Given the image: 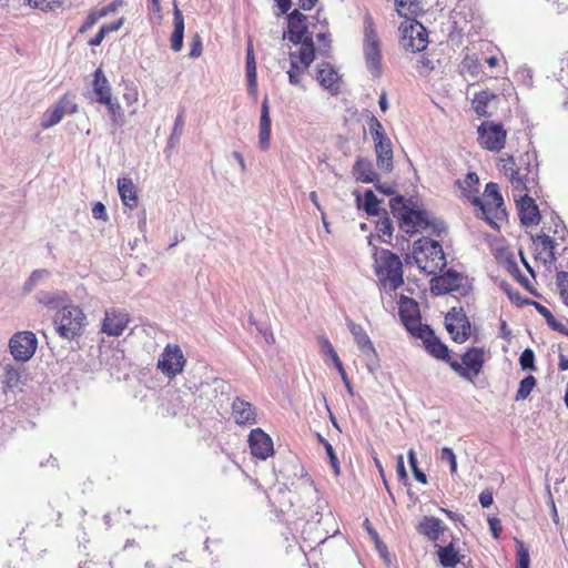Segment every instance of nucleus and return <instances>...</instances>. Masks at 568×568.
I'll return each mask as SVG.
<instances>
[{"label": "nucleus", "mask_w": 568, "mask_h": 568, "mask_svg": "<svg viewBox=\"0 0 568 568\" xmlns=\"http://www.w3.org/2000/svg\"><path fill=\"white\" fill-rule=\"evenodd\" d=\"M498 169L508 178L514 194L539 192V163L536 150H527L518 159L513 155L500 158Z\"/></svg>", "instance_id": "f257e3e1"}, {"label": "nucleus", "mask_w": 568, "mask_h": 568, "mask_svg": "<svg viewBox=\"0 0 568 568\" xmlns=\"http://www.w3.org/2000/svg\"><path fill=\"white\" fill-rule=\"evenodd\" d=\"M393 216L398 221L399 229L408 235L427 230L433 226V232L440 235L446 230L443 222L432 223L425 210L419 209L415 197L406 199L395 195L389 200Z\"/></svg>", "instance_id": "f03ea898"}, {"label": "nucleus", "mask_w": 568, "mask_h": 568, "mask_svg": "<svg viewBox=\"0 0 568 568\" xmlns=\"http://www.w3.org/2000/svg\"><path fill=\"white\" fill-rule=\"evenodd\" d=\"M375 273L384 287L397 290L404 284L403 263L399 256L389 250L374 247Z\"/></svg>", "instance_id": "7ed1b4c3"}, {"label": "nucleus", "mask_w": 568, "mask_h": 568, "mask_svg": "<svg viewBox=\"0 0 568 568\" xmlns=\"http://www.w3.org/2000/svg\"><path fill=\"white\" fill-rule=\"evenodd\" d=\"M467 199L471 204L479 207L481 219H484L494 229L499 227L496 220L503 219L506 211L504 209V200L497 183L489 182L486 184L484 200L477 195L470 196V193L467 195Z\"/></svg>", "instance_id": "20e7f679"}, {"label": "nucleus", "mask_w": 568, "mask_h": 568, "mask_svg": "<svg viewBox=\"0 0 568 568\" xmlns=\"http://www.w3.org/2000/svg\"><path fill=\"white\" fill-rule=\"evenodd\" d=\"M363 52L366 67L374 78L382 74L381 41L377 36L373 17L369 12L364 16Z\"/></svg>", "instance_id": "39448f33"}, {"label": "nucleus", "mask_w": 568, "mask_h": 568, "mask_svg": "<svg viewBox=\"0 0 568 568\" xmlns=\"http://www.w3.org/2000/svg\"><path fill=\"white\" fill-rule=\"evenodd\" d=\"M53 323L59 336L71 341L82 334L85 326V315L79 306L68 304L57 312Z\"/></svg>", "instance_id": "423d86ee"}, {"label": "nucleus", "mask_w": 568, "mask_h": 568, "mask_svg": "<svg viewBox=\"0 0 568 568\" xmlns=\"http://www.w3.org/2000/svg\"><path fill=\"white\" fill-rule=\"evenodd\" d=\"M467 282V277L462 273L448 268L442 275L432 280L430 292L434 295L456 292L462 296H466L470 291V285Z\"/></svg>", "instance_id": "0eeeda50"}, {"label": "nucleus", "mask_w": 568, "mask_h": 568, "mask_svg": "<svg viewBox=\"0 0 568 568\" xmlns=\"http://www.w3.org/2000/svg\"><path fill=\"white\" fill-rule=\"evenodd\" d=\"M484 362V351L479 347H471L462 355V363L452 359L449 366L460 377L473 381V377L481 372Z\"/></svg>", "instance_id": "6e6552de"}, {"label": "nucleus", "mask_w": 568, "mask_h": 568, "mask_svg": "<svg viewBox=\"0 0 568 568\" xmlns=\"http://www.w3.org/2000/svg\"><path fill=\"white\" fill-rule=\"evenodd\" d=\"M477 133L479 144L485 150L499 152L505 148L507 132L501 123L485 121L478 126Z\"/></svg>", "instance_id": "1a4fd4ad"}, {"label": "nucleus", "mask_w": 568, "mask_h": 568, "mask_svg": "<svg viewBox=\"0 0 568 568\" xmlns=\"http://www.w3.org/2000/svg\"><path fill=\"white\" fill-rule=\"evenodd\" d=\"M398 315L405 328L415 337L422 333L427 324L420 322V312L418 303L408 296H400Z\"/></svg>", "instance_id": "9d476101"}, {"label": "nucleus", "mask_w": 568, "mask_h": 568, "mask_svg": "<svg viewBox=\"0 0 568 568\" xmlns=\"http://www.w3.org/2000/svg\"><path fill=\"white\" fill-rule=\"evenodd\" d=\"M185 357L179 345L168 344L158 359V368L163 375L173 378L183 372Z\"/></svg>", "instance_id": "9b49d317"}, {"label": "nucleus", "mask_w": 568, "mask_h": 568, "mask_svg": "<svg viewBox=\"0 0 568 568\" xmlns=\"http://www.w3.org/2000/svg\"><path fill=\"white\" fill-rule=\"evenodd\" d=\"M37 347V336L30 331L16 333L9 342L10 353L19 362L29 361L34 355Z\"/></svg>", "instance_id": "f8f14e48"}, {"label": "nucleus", "mask_w": 568, "mask_h": 568, "mask_svg": "<svg viewBox=\"0 0 568 568\" xmlns=\"http://www.w3.org/2000/svg\"><path fill=\"white\" fill-rule=\"evenodd\" d=\"M445 327L456 343H464L469 337L470 322L462 307H453L446 314Z\"/></svg>", "instance_id": "ddd939ff"}, {"label": "nucleus", "mask_w": 568, "mask_h": 568, "mask_svg": "<svg viewBox=\"0 0 568 568\" xmlns=\"http://www.w3.org/2000/svg\"><path fill=\"white\" fill-rule=\"evenodd\" d=\"M428 32L418 21H413L403 30L402 45L406 51L416 53L426 49Z\"/></svg>", "instance_id": "4468645a"}, {"label": "nucleus", "mask_w": 568, "mask_h": 568, "mask_svg": "<svg viewBox=\"0 0 568 568\" xmlns=\"http://www.w3.org/2000/svg\"><path fill=\"white\" fill-rule=\"evenodd\" d=\"M293 44H298L306 38H312L308 32L307 17L295 9L287 13V30L283 34Z\"/></svg>", "instance_id": "2eb2a0df"}, {"label": "nucleus", "mask_w": 568, "mask_h": 568, "mask_svg": "<svg viewBox=\"0 0 568 568\" xmlns=\"http://www.w3.org/2000/svg\"><path fill=\"white\" fill-rule=\"evenodd\" d=\"M529 194L513 195L516 201L520 223L527 227L539 224L541 219L538 205Z\"/></svg>", "instance_id": "dca6fc26"}, {"label": "nucleus", "mask_w": 568, "mask_h": 568, "mask_svg": "<svg viewBox=\"0 0 568 568\" xmlns=\"http://www.w3.org/2000/svg\"><path fill=\"white\" fill-rule=\"evenodd\" d=\"M423 341L425 349L434 358L444 361L449 364L452 362L450 352L446 344H444L436 335L430 326H425L422 333L415 336Z\"/></svg>", "instance_id": "f3484780"}, {"label": "nucleus", "mask_w": 568, "mask_h": 568, "mask_svg": "<svg viewBox=\"0 0 568 568\" xmlns=\"http://www.w3.org/2000/svg\"><path fill=\"white\" fill-rule=\"evenodd\" d=\"M130 322L129 313L123 310L109 308L104 313L101 331L109 336L122 335Z\"/></svg>", "instance_id": "a211bd4d"}, {"label": "nucleus", "mask_w": 568, "mask_h": 568, "mask_svg": "<svg viewBox=\"0 0 568 568\" xmlns=\"http://www.w3.org/2000/svg\"><path fill=\"white\" fill-rule=\"evenodd\" d=\"M346 324L354 337L357 347L368 358V371L373 372L376 367V364L372 363V359L376 358V351L371 338L359 324L354 323L352 320H347Z\"/></svg>", "instance_id": "6ab92c4d"}, {"label": "nucleus", "mask_w": 568, "mask_h": 568, "mask_svg": "<svg viewBox=\"0 0 568 568\" xmlns=\"http://www.w3.org/2000/svg\"><path fill=\"white\" fill-rule=\"evenodd\" d=\"M248 444L253 456L265 460L274 453L272 438L261 428L252 429Z\"/></svg>", "instance_id": "aec40b11"}, {"label": "nucleus", "mask_w": 568, "mask_h": 568, "mask_svg": "<svg viewBox=\"0 0 568 568\" xmlns=\"http://www.w3.org/2000/svg\"><path fill=\"white\" fill-rule=\"evenodd\" d=\"M414 253L424 254L426 258L435 263L436 266L444 267L446 265L445 253L439 242L423 237L414 243Z\"/></svg>", "instance_id": "412c9836"}, {"label": "nucleus", "mask_w": 568, "mask_h": 568, "mask_svg": "<svg viewBox=\"0 0 568 568\" xmlns=\"http://www.w3.org/2000/svg\"><path fill=\"white\" fill-rule=\"evenodd\" d=\"M232 415L237 425L251 426L256 423V413L253 405L241 397L232 403Z\"/></svg>", "instance_id": "4be33fe9"}, {"label": "nucleus", "mask_w": 568, "mask_h": 568, "mask_svg": "<svg viewBox=\"0 0 568 568\" xmlns=\"http://www.w3.org/2000/svg\"><path fill=\"white\" fill-rule=\"evenodd\" d=\"M376 153V165L381 171L390 172L393 170V145L390 139L374 142Z\"/></svg>", "instance_id": "5701e85b"}, {"label": "nucleus", "mask_w": 568, "mask_h": 568, "mask_svg": "<svg viewBox=\"0 0 568 568\" xmlns=\"http://www.w3.org/2000/svg\"><path fill=\"white\" fill-rule=\"evenodd\" d=\"M416 530L419 535L425 536L430 541H437L445 530V526L439 518L434 516H425L418 523Z\"/></svg>", "instance_id": "b1692460"}, {"label": "nucleus", "mask_w": 568, "mask_h": 568, "mask_svg": "<svg viewBox=\"0 0 568 568\" xmlns=\"http://www.w3.org/2000/svg\"><path fill=\"white\" fill-rule=\"evenodd\" d=\"M37 301L49 310L59 312L69 304V296L64 291H40Z\"/></svg>", "instance_id": "393cba45"}, {"label": "nucleus", "mask_w": 568, "mask_h": 568, "mask_svg": "<svg viewBox=\"0 0 568 568\" xmlns=\"http://www.w3.org/2000/svg\"><path fill=\"white\" fill-rule=\"evenodd\" d=\"M92 90L95 95V102L100 104L109 102V99L112 98L110 82L101 68H98L93 73Z\"/></svg>", "instance_id": "a878e982"}, {"label": "nucleus", "mask_w": 568, "mask_h": 568, "mask_svg": "<svg viewBox=\"0 0 568 568\" xmlns=\"http://www.w3.org/2000/svg\"><path fill=\"white\" fill-rule=\"evenodd\" d=\"M173 23H174V29H173V32H172L171 39H170L171 49L175 52H179L183 47L185 26H184L183 14L176 3H174V9H173Z\"/></svg>", "instance_id": "bb28decb"}, {"label": "nucleus", "mask_w": 568, "mask_h": 568, "mask_svg": "<svg viewBox=\"0 0 568 568\" xmlns=\"http://www.w3.org/2000/svg\"><path fill=\"white\" fill-rule=\"evenodd\" d=\"M353 174L357 181L363 183H374L377 182L378 174L374 170V166L371 161L358 158L353 166Z\"/></svg>", "instance_id": "cd10ccee"}, {"label": "nucleus", "mask_w": 568, "mask_h": 568, "mask_svg": "<svg viewBox=\"0 0 568 568\" xmlns=\"http://www.w3.org/2000/svg\"><path fill=\"white\" fill-rule=\"evenodd\" d=\"M524 303L532 305L536 308V311L546 320L547 325L551 329L568 336V329L566 328V326L561 322H559L546 306H544L542 304H540L536 301L528 300V298L523 300L520 302V304H524Z\"/></svg>", "instance_id": "c85d7f7f"}, {"label": "nucleus", "mask_w": 568, "mask_h": 568, "mask_svg": "<svg viewBox=\"0 0 568 568\" xmlns=\"http://www.w3.org/2000/svg\"><path fill=\"white\" fill-rule=\"evenodd\" d=\"M118 191L123 204L130 209L136 206L138 195L135 185L130 178H120L118 180Z\"/></svg>", "instance_id": "c756f323"}, {"label": "nucleus", "mask_w": 568, "mask_h": 568, "mask_svg": "<svg viewBox=\"0 0 568 568\" xmlns=\"http://www.w3.org/2000/svg\"><path fill=\"white\" fill-rule=\"evenodd\" d=\"M301 49L296 53V60L301 64V72H305L315 59V45L313 38H306L300 42Z\"/></svg>", "instance_id": "7c9ffc66"}, {"label": "nucleus", "mask_w": 568, "mask_h": 568, "mask_svg": "<svg viewBox=\"0 0 568 568\" xmlns=\"http://www.w3.org/2000/svg\"><path fill=\"white\" fill-rule=\"evenodd\" d=\"M316 79L322 87L329 90H337L338 74L329 63H322L317 68Z\"/></svg>", "instance_id": "2f4dec72"}, {"label": "nucleus", "mask_w": 568, "mask_h": 568, "mask_svg": "<svg viewBox=\"0 0 568 568\" xmlns=\"http://www.w3.org/2000/svg\"><path fill=\"white\" fill-rule=\"evenodd\" d=\"M67 99L63 98L54 105L52 110H48L44 113L43 120L41 122L43 129L51 128L62 120L67 113Z\"/></svg>", "instance_id": "473e14b6"}, {"label": "nucleus", "mask_w": 568, "mask_h": 568, "mask_svg": "<svg viewBox=\"0 0 568 568\" xmlns=\"http://www.w3.org/2000/svg\"><path fill=\"white\" fill-rule=\"evenodd\" d=\"M437 555L439 562L445 568H454L460 561L457 550L454 547V544L450 542L447 546H437Z\"/></svg>", "instance_id": "72a5a7b5"}, {"label": "nucleus", "mask_w": 568, "mask_h": 568, "mask_svg": "<svg viewBox=\"0 0 568 568\" xmlns=\"http://www.w3.org/2000/svg\"><path fill=\"white\" fill-rule=\"evenodd\" d=\"M497 95L489 91L477 92L473 99V109L478 116H490L487 108L491 100L496 99Z\"/></svg>", "instance_id": "f704fd0d"}, {"label": "nucleus", "mask_w": 568, "mask_h": 568, "mask_svg": "<svg viewBox=\"0 0 568 568\" xmlns=\"http://www.w3.org/2000/svg\"><path fill=\"white\" fill-rule=\"evenodd\" d=\"M184 128V111L182 110L175 118L174 126L172 133L168 139V144L164 150V153L169 155V153L180 143V138Z\"/></svg>", "instance_id": "c9c22d12"}, {"label": "nucleus", "mask_w": 568, "mask_h": 568, "mask_svg": "<svg viewBox=\"0 0 568 568\" xmlns=\"http://www.w3.org/2000/svg\"><path fill=\"white\" fill-rule=\"evenodd\" d=\"M394 3L400 17H416L422 11L418 0H394Z\"/></svg>", "instance_id": "e433bc0d"}, {"label": "nucleus", "mask_w": 568, "mask_h": 568, "mask_svg": "<svg viewBox=\"0 0 568 568\" xmlns=\"http://www.w3.org/2000/svg\"><path fill=\"white\" fill-rule=\"evenodd\" d=\"M246 77L247 84L250 89L256 88L257 77H256V62L253 51L252 42L248 41L246 48Z\"/></svg>", "instance_id": "4c0bfd02"}, {"label": "nucleus", "mask_w": 568, "mask_h": 568, "mask_svg": "<svg viewBox=\"0 0 568 568\" xmlns=\"http://www.w3.org/2000/svg\"><path fill=\"white\" fill-rule=\"evenodd\" d=\"M378 217L379 219L376 222V231L381 236L388 237V240L384 239L385 242H389L393 236L394 227L388 212L383 209Z\"/></svg>", "instance_id": "58836bf2"}, {"label": "nucleus", "mask_w": 568, "mask_h": 568, "mask_svg": "<svg viewBox=\"0 0 568 568\" xmlns=\"http://www.w3.org/2000/svg\"><path fill=\"white\" fill-rule=\"evenodd\" d=\"M362 209L371 216H378L383 211L379 209V200L372 190L365 191Z\"/></svg>", "instance_id": "ea45409f"}, {"label": "nucleus", "mask_w": 568, "mask_h": 568, "mask_svg": "<svg viewBox=\"0 0 568 568\" xmlns=\"http://www.w3.org/2000/svg\"><path fill=\"white\" fill-rule=\"evenodd\" d=\"M537 384V379L532 375H528L525 378H523L519 383V387L516 393V400H524L526 399L532 389L535 388Z\"/></svg>", "instance_id": "a19ab883"}, {"label": "nucleus", "mask_w": 568, "mask_h": 568, "mask_svg": "<svg viewBox=\"0 0 568 568\" xmlns=\"http://www.w3.org/2000/svg\"><path fill=\"white\" fill-rule=\"evenodd\" d=\"M49 271L47 270H34L27 281L23 284L22 291L24 294L31 293L40 283V281L47 276H49Z\"/></svg>", "instance_id": "79ce46f5"}, {"label": "nucleus", "mask_w": 568, "mask_h": 568, "mask_svg": "<svg viewBox=\"0 0 568 568\" xmlns=\"http://www.w3.org/2000/svg\"><path fill=\"white\" fill-rule=\"evenodd\" d=\"M102 104L106 106L112 122L116 125H122L124 122V114L118 100L112 97L109 99V102H104Z\"/></svg>", "instance_id": "37998d69"}, {"label": "nucleus", "mask_w": 568, "mask_h": 568, "mask_svg": "<svg viewBox=\"0 0 568 568\" xmlns=\"http://www.w3.org/2000/svg\"><path fill=\"white\" fill-rule=\"evenodd\" d=\"M290 59H291L290 70L287 71L288 82L292 85H298L301 83L300 75L303 74L304 72H301V64L296 60V53L295 52H291L290 53Z\"/></svg>", "instance_id": "c03bdc74"}, {"label": "nucleus", "mask_w": 568, "mask_h": 568, "mask_svg": "<svg viewBox=\"0 0 568 568\" xmlns=\"http://www.w3.org/2000/svg\"><path fill=\"white\" fill-rule=\"evenodd\" d=\"M408 464L413 471L415 479L422 484L427 483L426 474L418 467L417 456L414 449H409L407 453Z\"/></svg>", "instance_id": "a18cd8bd"}, {"label": "nucleus", "mask_w": 568, "mask_h": 568, "mask_svg": "<svg viewBox=\"0 0 568 568\" xmlns=\"http://www.w3.org/2000/svg\"><path fill=\"white\" fill-rule=\"evenodd\" d=\"M20 378H21V375H20L19 369H17L10 365H7L4 367L3 383L7 385V387H9V388L18 387V385L20 383Z\"/></svg>", "instance_id": "49530a36"}, {"label": "nucleus", "mask_w": 568, "mask_h": 568, "mask_svg": "<svg viewBox=\"0 0 568 568\" xmlns=\"http://www.w3.org/2000/svg\"><path fill=\"white\" fill-rule=\"evenodd\" d=\"M519 365L523 371H536L535 353L531 348H526L519 356Z\"/></svg>", "instance_id": "de8ad7c7"}, {"label": "nucleus", "mask_w": 568, "mask_h": 568, "mask_svg": "<svg viewBox=\"0 0 568 568\" xmlns=\"http://www.w3.org/2000/svg\"><path fill=\"white\" fill-rule=\"evenodd\" d=\"M368 126L374 142L387 138L382 123L374 115L371 118Z\"/></svg>", "instance_id": "09e8293b"}, {"label": "nucleus", "mask_w": 568, "mask_h": 568, "mask_svg": "<svg viewBox=\"0 0 568 568\" xmlns=\"http://www.w3.org/2000/svg\"><path fill=\"white\" fill-rule=\"evenodd\" d=\"M534 242L537 243L538 245H540L542 247V250L548 251L549 257L551 260H555V253H554L555 244L550 236H548L546 234H538L534 239Z\"/></svg>", "instance_id": "8fccbe9b"}, {"label": "nucleus", "mask_w": 568, "mask_h": 568, "mask_svg": "<svg viewBox=\"0 0 568 568\" xmlns=\"http://www.w3.org/2000/svg\"><path fill=\"white\" fill-rule=\"evenodd\" d=\"M515 80L523 84L526 88H530L532 85V72L529 68L523 67L519 68L515 73Z\"/></svg>", "instance_id": "3c124183"}, {"label": "nucleus", "mask_w": 568, "mask_h": 568, "mask_svg": "<svg viewBox=\"0 0 568 568\" xmlns=\"http://www.w3.org/2000/svg\"><path fill=\"white\" fill-rule=\"evenodd\" d=\"M517 568H529L530 558L528 549L524 546L521 541H517Z\"/></svg>", "instance_id": "603ef678"}, {"label": "nucleus", "mask_w": 568, "mask_h": 568, "mask_svg": "<svg viewBox=\"0 0 568 568\" xmlns=\"http://www.w3.org/2000/svg\"><path fill=\"white\" fill-rule=\"evenodd\" d=\"M478 182H479V179H478L477 174L474 172H469V173H467V175L464 180L465 186L462 184L460 181H457V184L463 190V194L467 197L469 192L471 193V189L474 186H476L478 184Z\"/></svg>", "instance_id": "864d4df0"}, {"label": "nucleus", "mask_w": 568, "mask_h": 568, "mask_svg": "<svg viewBox=\"0 0 568 568\" xmlns=\"http://www.w3.org/2000/svg\"><path fill=\"white\" fill-rule=\"evenodd\" d=\"M440 459L443 462H447L449 464V469H450L452 475L456 474L457 460H456V455L452 448H448V447L442 448Z\"/></svg>", "instance_id": "5fc2aeb1"}, {"label": "nucleus", "mask_w": 568, "mask_h": 568, "mask_svg": "<svg viewBox=\"0 0 568 568\" xmlns=\"http://www.w3.org/2000/svg\"><path fill=\"white\" fill-rule=\"evenodd\" d=\"M271 124L268 101L265 98L261 105L260 129H271Z\"/></svg>", "instance_id": "6e6d98bb"}, {"label": "nucleus", "mask_w": 568, "mask_h": 568, "mask_svg": "<svg viewBox=\"0 0 568 568\" xmlns=\"http://www.w3.org/2000/svg\"><path fill=\"white\" fill-rule=\"evenodd\" d=\"M29 4L42 11H52L59 4V0H28Z\"/></svg>", "instance_id": "4d7b16f0"}, {"label": "nucleus", "mask_w": 568, "mask_h": 568, "mask_svg": "<svg viewBox=\"0 0 568 568\" xmlns=\"http://www.w3.org/2000/svg\"><path fill=\"white\" fill-rule=\"evenodd\" d=\"M325 450H326V454H327V457L329 459V464H331V467L333 468L334 470V474L337 476L339 475V462H338V458L334 452V448L333 446L328 443V442H325Z\"/></svg>", "instance_id": "13d9d810"}, {"label": "nucleus", "mask_w": 568, "mask_h": 568, "mask_svg": "<svg viewBox=\"0 0 568 568\" xmlns=\"http://www.w3.org/2000/svg\"><path fill=\"white\" fill-rule=\"evenodd\" d=\"M121 4H122L121 1L114 0L110 3H108L106 6H103L102 8L97 9L95 10L97 16L100 17V19H102L113 12H116L118 9L121 7Z\"/></svg>", "instance_id": "bf43d9fd"}, {"label": "nucleus", "mask_w": 568, "mask_h": 568, "mask_svg": "<svg viewBox=\"0 0 568 568\" xmlns=\"http://www.w3.org/2000/svg\"><path fill=\"white\" fill-rule=\"evenodd\" d=\"M507 267H508V271L513 275H515V277L517 278V281L520 284L525 285V287H528L529 281H528V278L525 275L521 274V272H520V270H519V267H518V265H517V263L515 261H509Z\"/></svg>", "instance_id": "052dcab7"}, {"label": "nucleus", "mask_w": 568, "mask_h": 568, "mask_svg": "<svg viewBox=\"0 0 568 568\" xmlns=\"http://www.w3.org/2000/svg\"><path fill=\"white\" fill-rule=\"evenodd\" d=\"M316 38L320 43V47H318L320 52L323 54H326L331 49L329 33L328 32H320Z\"/></svg>", "instance_id": "680f3d73"}, {"label": "nucleus", "mask_w": 568, "mask_h": 568, "mask_svg": "<svg viewBox=\"0 0 568 568\" xmlns=\"http://www.w3.org/2000/svg\"><path fill=\"white\" fill-rule=\"evenodd\" d=\"M100 20V17L97 16L95 10H92L88 17L85 18L84 22L79 29L80 33L87 32L89 29H91L98 21Z\"/></svg>", "instance_id": "e2e57ef3"}, {"label": "nucleus", "mask_w": 568, "mask_h": 568, "mask_svg": "<svg viewBox=\"0 0 568 568\" xmlns=\"http://www.w3.org/2000/svg\"><path fill=\"white\" fill-rule=\"evenodd\" d=\"M557 286L560 291V295L568 293V272L560 271L557 273Z\"/></svg>", "instance_id": "0e129e2a"}, {"label": "nucleus", "mask_w": 568, "mask_h": 568, "mask_svg": "<svg viewBox=\"0 0 568 568\" xmlns=\"http://www.w3.org/2000/svg\"><path fill=\"white\" fill-rule=\"evenodd\" d=\"M271 141V129H260L258 130V145L262 150H267L270 148Z\"/></svg>", "instance_id": "69168bd1"}, {"label": "nucleus", "mask_w": 568, "mask_h": 568, "mask_svg": "<svg viewBox=\"0 0 568 568\" xmlns=\"http://www.w3.org/2000/svg\"><path fill=\"white\" fill-rule=\"evenodd\" d=\"M92 215L97 220H102V221L108 220L106 209L102 202L94 203V205L92 207Z\"/></svg>", "instance_id": "338daca9"}, {"label": "nucleus", "mask_w": 568, "mask_h": 568, "mask_svg": "<svg viewBox=\"0 0 568 568\" xmlns=\"http://www.w3.org/2000/svg\"><path fill=\"white\" fill-rule=\"evenodd\" d=\"M433 69V62L425 57H420V59L417 62L418 72L423 75H427Z\"/></svg>", "instance_id": "774afa93"}]
</instances>
